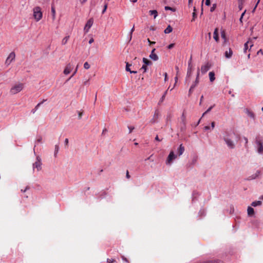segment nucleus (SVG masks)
I'll use <instances>...</instances> for the list:
<instances>
[{
	"label": "nucleus",
	"instance_id": "nucleus-1",
	"mask_svg": "<svg viewBox=\"0 0 263 263\" xmlns=\"http://www.w3.org/2000/svg\"><path fill=\"white\" fill-rule=\"evenodd\" d=\"M235 134L233 132H226L223 137V139L225 141L227 146L231 149H233L235 147V143L233 140Z\"/></svg>",
	"mask_w": 263,
	"mask_h": 263
},
{
	"label": "nucleus",
	"instance_id": "nucleus-2",
	"mask_svg": "<svg viewBox=\"0 0 263 263\" xmlns=\"http://www.w3.org/2000/svg\"><path fill=\"white\" fill-rule=\"evenodd\" d=\"M24 85L22 83L15 84L13 85L10 90V93L11 95H15L21 92L24 88Z\"/></svg>",
	"mask_w": 263,
	"mask_h": 263
},
{
	"label": "nucleus",
	"instance_id": "nucleus-3",
	"mask_svg": "<svg viewBox=\"0 0 263 263\" xmlns=\"http://www.w3.org/2000/svg\"><path fill=\"white\" fill-rule=\"evenodd\" d=\"M33 17L36 22L40 21L43 16L41 8L40 7H35L33 9Z\"/></svg>",
	"mask_w": 263,
	"mask_h": 263
},
{
	"label": "nucleus",
	"instance_id": "nucleus-4",
	"mask_svg": "<svg viewBox=\"0 0 263 263\" xmlns=\"http://www.w3.org/2000/svg\"><path fill=\"white\" fill-rule=\"evenodd\" d=\"M255 143L256 144V148L257 152L260 154H263V145L262 142L259 138L256 139Z\"/></svg>",
	"mask_w": 263,
	"mask_h": 263
},
{
	"label": "nucleus",
	"instance_id": "nucleus-5",
	"mask_svg": "<svg viewBox=\"0 0 263 263\" xmlns=\"http://www.w3.org/2000/svg\"><path fill=\"white\" fill-rule=\"evenodd\" d=\"M176 158L177 156L174 154V152L171 151L167 158L166 163L167 164H170L173 160L175 159Z\"/></svg>",
	"mask_w": 263,
	"mask_h": 263
},
{
	"label": "nucleus",
	"instance_id": "nucleus-6",
	"mask_svg": "<svg viewBox=\"0 0 263 263\" xmlns=\"http://www.w3.org/2000/svg\"><path fill=\"white\" fill-rule=\"evenodd\" d=\"M15 53L14 52H11L6 59L5 61V64L7 65H9L10 63L15 59Z\"/></svg>",
	"mask_w": 263,
	"mask_h": 263
},
{
	"label": "nucleus",
	"instance_id": "nucleus-7",
	"mask_svg": "<svg viewBox=\"0 0 263 263\" xmlns=\"http://www.w3.org/2000/svg\"><path fill=\"white\" fill-rule=\"evenodd\" d=\"M93 21L92 18H90L87 22V23L84 27V31L85 33H87L89 31V29L91 28V27L92 26V25L93 24Z\"/></svg>",
	"mask_w": 263,
	"mask_h": 263
},
{
	"label": "nucleus",
	"instance_id": "nucleus-8",
	"mask_svg": "<svg viewBox=\"0 0 263 263\" xmlns=\"http://www.w3.org/2000/svg\"><path fill=\"white\" fill-rule=\"evenodd\" d=\"M193 65H192V57H191L188 63V67H187V71L186 74L187 77H190L192 71H193Z\"/></svg>",
	"mask_w": 263,
	"mask_h": 263
},
{
	"label": "nucleus",
	"instance_id": "nucleus-9",
	"mask_svg": "<svg viewBox=\"0 0 263 263\" xmlns=\"http://www.w3.org/2000/svg\"><path fill=\"white\" fill-rule=\"evenodd\" d=\"M33 169L36 168L37 171L41 169V162L38 158H37L36 161L33 164Z\"/></svg>",
	"mask_w": 263,
	"mask_h": 263
},
{
	"label": "nucleus",
	"instance_id": "nucleus-10",
	"mask_svg": "<svg viewBox=\"0 0 263 263\" xmlns=\"http://www.w3.org/2000/svg\"><path fill=\"white\" fill-rule=\"evenodd\" d=\"M210 65L209 63L202 65L201 67V72L202 74L205 73L210 69Z\"/></svg>",
	"mask_w": 263,
	"mask_h": 263
},
{
	"label": "nucleus",
	"instance_id": "nucleus-11",
	"mask_svg": "<svg viewBox=\"0 0 263 263\" xmlns=\"http://www.w3.org/2000/svg\"><path fill=\"white\" fill-rule=\"evenodd\" d=\"M72 68H73L72 65H71V64H70V63L68 64L66 66V67L64 70V71H63L64 73L66 75L69 74L72 70Z\"/></svg>",
	"mask_w": 263,
	"mask_h": 263
},
{
	"label": "nucleus",
	"instance_id": "nucleus-12",
	"mask_svg": "<svg viewBox=\"0 0 263 263\" xmlns=\"http://www.w3.org/2000/svg\"><path fill=\"white\" fill-rule=\"evenodd\" d=\"M155 48H154L151 54L149 55V58L154 60V61H157L158 60V55L155 53Z\"/></svg>",
	"mask_w": 263,
	"mask_h": 263
},
{
	"label": "nucleus",
	"instance_id": "nucleus-13",
	"mask_svg": "<svg viewBox=\"0 0 263 263\" xmlns=\"http://www.w3.org/2000/svg\"><path fill=\"white\" fill-rule=\"evenodd\" d=\"M199 69L198 68L197 69V76H196V80L195 81V82L193 83V84L191 85L192 86H194V87L195 88L199 83Z\"/></svg>",
	"mask_w": 263,
	"mask_h": 263
},
{
	"label": "nucleus",
	"instance_id": "nucleus-14",
	"mask_svg": "<svg viewBox=\"0 0 263 263\" xmlns=\"http://www.w3.org/2000/svg\"><path fill=\"white\" fill-rule=\"evenodd\" d=\"M158 117H159V112L158 111H156L154 114L153 119L151 120V122L152 123H154L156 122Z\"/></svg>",
	"mask_w": 263,
	"mask_h": 263
},
{
	"label": "nucleus",
	"instance_id": "nucleus-15",
	"mask_svg": "<svg viewBox=\"0 0 263 263\" xmlns=\"http://www.w3.org/2000/svg\"><path fill=\"white\" fill-rule=\"evenodd\" d=\"M184 151V147L181 144L180 145L178 149V156H181Z\"/></svg>",
	"mask_w": 263,
	"mask_h": 263
},
{
	"label": "nucleus",
	"instance_id": "nucleus-16",
	"mask_svg": "<svg viewBox=\"0 0 263 263\" xmlns=\"http://www.w3.org/2000/svg\"><path fill=\"white\" fill-rule=\"evenodd\" d=\"M225 57L227 58H230L232 54H233V51L231 48H229V51H226L225 52Z\"/></svg>",
	"mask_w": 263,
	"mask_h": 263
},
{
	"label": "nucleus",
	"instance_id": "nucleus-17",
	"mask_svg": "<svg viewBox=\"0 0 263 263\" xmlns=\"http://www.w3.org/2000/svg\"><path fill=\"white\" fill-rule=\"evenodd\" d=\"M126 70L127 71H129L131 73H137V71L131 70L130 69L129 67L132 65V64H129L128 62H126Z\"/></svg>",
	"mask_w": 263,
	"mask_h": 263
},
{
	"label": "nucleus",
	"instance_id": "nucleus-18",
	"mask_svg": "<svg viewBox=\"0 0 263 263\" xmlns=\"http://www.w3.org/2000/svg\"><path fill=\"white\" fill-rule=\"evenodd\" d=\"M247 212H248V215L249 216H252L254 214V210L253 208H252L251 206H249L248 208Z\"/></svg>",
	"mask_w": 263,
	"mask_h": 263
},
{
	"label": "nucleus",
	"instance_id": "nucleus-19",
	"mask_svg": "<svg viewBox=\"0 0 263 263\" xmlns=\"http://www.w3.org/2000/svg\"><path fill=\"white\" fill-rule=\"evenodd\" d=\"M214 39L216 42H218L219 40V36H218V28H216L214 32Z\"/></svg>",
	"mask_w": 263,
	"mask_h": 263
},
{
	"label": "nucleus",
	"instance_id": "nucleus-20",
	"mask_svg": "<svg viewBox=\"0 0 263 263\" xmlns=\"http://www.w3.org/2000/svg\"><path fill=\"white\" fill-rule=\"evenodd\" d=\"M46 100H43L42 102L38 103L36 106L35 107H34V108H33V109H32L31 110V112L32 114H34L35 112V111L37 110V109L39 108V107L40 106V105L43 103L44 102L46 101Z\"/></svg>",
	"mask_w": 263,
	"mask_h": 263
},
{
	"label": "nucleus",
	"instance_id": "nucleus-21",
	"mask_svg": "<svg viewBox=\"0 0 263 263\" xmlns=\"http://www.w3.org/2000/svg\"><path fill=\"white\" fill-rule=\"evenodd\" d=\"M209 75L210 81L213 82L215 79L214 72L213 71H211L209 72Z\"/></svg>",
	"mask_w": 263,
	"mask_h": 263
},
{
	"label": "nucleus",
	"instance_id": "nucleus-22",
	"mask_svg": "<svg viewBox=\"0 0 263 263\" xmlns=\"http://www.w3.org/2000/svg\"><path fill=\"white\" fill-rule=\"evenodd\" d=\"M69 37L70 36L68 35L64 37L62 41V44L63 45H66L69 39Z\"/></svg>",
	"mask_w": 263,
	"mask_h": 263
},
{
	"label": "nucleus",
	"instance_id": "nucleus-23",
	"mask_svg": "<svg viewBox=\"0 0 263 263\" xmlns=\"http://www.w3.org/2000/svg\"><path fill=\"white\" fill-rule=\"evenodd\" d=\"M181 120L182 124L185 126L186 124V116L184 112H183L181 117Z\"/></svg>",
	"mask_w": 263,
	"mask_h": 263
},
{
	"label": "nucleus",
	"instance_id": "nucleus-24",
	"mask_svg": "<svg viewBox=\"0 0 263 263\" xmlns=\"http://www.w3.org/2000/svg\"><path fill=\"white\" fill-rule=\"evenodd\" d=\"M173 30L172 27L168 25L167 28L164 30V33H171Z\"/></svg>",
	"mask_w": 263,
	"mask_h": 263
},
{
	"label": "nucleus",
	"instance_id": "nucleus-25",
	"mask_svg": "<svg viewBox=\"0 0 263 263\" xmlns=\"http://www.w3.org/2000/svg\"><path fill=\"white\" fill-rule=\"evenodd\" d=\"M143 62L144 64V65H145L146 66L152 64V62L150 61H149L148 59H147L146 58H143Z\"/></svg>",
	"mask_w": 263,
	"mask_h": 263
},
{
	"label": "nucleus",
	"instance_id": "nucleus-26",
	"mask_svg": "<svg viewBox=\"0 0 263 263\" xmlns=\"http://www.w3.org/2000/svg\"><path fill=\"white\" fill-rule=\"evenodd\" d=\"M149 13L150 15H154V18H155L157 17V14H158L157 11L156 10H149Z\"/></svg>",
	"mask_w": 263,
	"mask_h": 263
},
{
	"label": "nucleus",
	"instance_id": "nucleus-27",
	"mask_svg": "<svg viewBox=\"0 0 263 263\" xmlns=\"http://www.w3.org/2000/svg\"><path fill=\"white\" fill-rule=\"evenodd\" d=\"M51 13L52 15V19L53 20H54L55 18V9L54 6L51 7Z\"/></svg>",
	"mask_w": 263,
	"mask_h": 263
},
{
	"label": "nucleus",
	"instance_id": "nucleus-28",
	"mask_svg": "<svg viewBox=\"0 0 263 263\" xmlns=\"http://www.w3.org/2000/svg\"><path fill=\"white\" fill-rule=\"evenodd\" d=\"M262 202L260 201H254L251 203L252 206H256L257 205H260Z\"/></svg>",
	"mask_w": 263,
	"mask_h": 263
},
{
	"label": "nucleus",
	"instance_id": "nucleus-29",
	"mask_svg": "<svg viewBox=\"0 0 263 263\" xmlns=\"http://www.w3.org/2000/svg\"><path fill=\"white\" fill-rule=\"evenodd\" d=\"M208 263H223V262L220 260H208Z\"/></svg>",
	"mask_w": 263,
	"mask_h": 263
},
{
	"label": "nucleus",
	"instance_id": "nucleus-30",
	"mask_svg": "<svg viewBox=\"0 0 263 263\" xmlns=\"http://www.w3.org/2000/svg\"><path fill=\"white\" fill-rule=\"evenodd\" d=\"M78 66H77V67H76L75 70L74 71V72H73L72 74L69 78V79H67L66 82H68L69 80H70V79H71V78L72 77H73L76 74V73H77V72L78 71Z\"/></svg>",
	"mask_w": 263,
	"mask_h": 263
},
{
	"label": "nucleus",
	"instance_id": "nucleus-31",
	"mask_svg": "<svg viewBox=\"0 0 263 263\" xmlns=\"http://www.w3.org/2000/svg\"><path fill=\"white\" fill-rule=\"evenodd\" d=\"M221 36L222 39L224 40V42H226V35L224 30H223L221 33Z\"/></svg>",
	"mask_w": 263,
	"mask_h": 263
},
{
	"label": "nucleus",
	"instance_id": "nucleus-32",
	"mask_svg": "<svg viewBox=\"0 0 263 263\" xmlns=\"http://www.w3.org/2000/svg\"><path fill=\"white\" fill-rule=\"evenodd\" d=\"M248 115L249 116H250L251 118H255V115L254 114V113L252 111H248Z\"/></svg>",
	"mask_w": 263,
	"mask_h": 263
},
{
	"label": "nucleus",
	"instance_id": "nucleus-33",
	"mask_svg": "<svg viewBox=\"0 0 263 263\" xmlns=\"http://www.w3.org/2000/svg\"><path fill=\"white\" fill-rule=\"evenodd\" d=\"M59 146L58 145H55V149H54V156L56 157L57 154L59 151Z\"/></svg>",
	"mask_w": 263,
	"mask_h": 263
},
{
	"label": "nucleus",
	"instance_id": "nucleus-34",
	"mask_svg": "<svg viewBox=\"0 0 263 263\" xmlns=\"http://www.w3.org/2000/svg\"><path fill=\"white\" fill-rule=\"evenodd\" d=\"M164 9H165V10H172L173 11H175V9L174 8H172V7H169V6H165Z\"/></svg>",
	"mask_w": 263,
	"mask_h": 263
},
{
	"label": "nucleus",
	"instance_id": "nucleus-35",
	"mask_svg": "<svg viewBox=\"0 0 263 263\" xmlns=\"http://www.w3.org/2000/svg\"><path fill=\"white\" fill-rule=\"evenodd\" d=\"M84 67L85 69H88L90 68V65L88 62H85L84 64Z\"/></svg>",
	"mask_w": 263,
	"mask_h": 263
},
{
	"label": "nucleus",
	"instance_id": "nucleus-36",
	"mask_svg": "<svg viewBox=\"0 0 263 263\" xmlns=\"http://www.w3.org/2000/svg\"><path fill=\"white\" fill-rule=\"evenodd\" d=\"M195 88L194 87V86H191L190 89H189V96H191V95L192 93V92H193V90H194V89Z\"/></svg>",
	"mask_w": 263,
	"mask_h": 263
},
{
	"label": "nucleus",
	"instance_id": "nucleus-37",
	"mask_svg": "<svg viewBox=\"0 0 263 263\" xmlns=\"http://www.w3.org/2000/svg\"><path fill=\"white\" fill-rule=\"evenodd\" d=\"M167 91H168V89H167V90H166L164 92V93L163 95L162 96V97H161V102H162V101L164 100L165 97V96L166 95V94H167Z\"/></svg>",
	"mask_w": 263,
	"mask_h": 263
},
{
	"label": "nucleus",
	"instance_id": "nucleus-38",
	"mask_svg": "<svg viewBox=\"0 0 263 263\" xmlns=\"http://www.w3.org/2000/svg\"><path fill=\"white\" fill-rule=\"evenodd\" d=\"M216 6L217 5L216 4H213L212 7L210 9L211 12H213L215 10L216 8Z\"/></svg>",
	"mask_w": 263,
	"mask_h": 263
},
{
	"label": "nucleus",
	"instance_id": "nucleus-39",
	"mask_svg": "<svg viewBox=\"0 0 263 263\" xmlns=\"http://www.w3.org/2000/svg\"><path fill=\"white\" fill-rule=\"evenodd\" d=\"M260 174V171H257L254 175H253L252 179L256 178Z\"/></svg>",
	"mask_w": 263,
	"mask_h": 263
},
{
	"label": "nucleus",
	"instance_id": "nucleus-40",
	"mask_svg": "<svg viewBox=\"0 0 263 263\" xmlns=\"http://www.w3.org/2000/svg\"><path fill=\"white\" fill-rule=\"evenodd\" d=\"M250 44L249 42H247L245 44L244 50L246 51L248 49V45Z\"/></svg>",
	"mask_w": 263,
	"mask_h": 263
},
{
	"label": "nucleus",
	"instance_id": "nucleus-41",
	"mask_svg": "<svg viewBox=\"0 0 263 263\" xmlns=\"http://www.w3.org/2000/svg\"><path fill=\"white\" fill-rule=\"evenodd\" d=\"M194 11H195V7H194ZM197 15H196V13L195 12H194L193 13V19L192 20V22L194 21L195 18L196 17Z\"/></svg>",
	"mask_w": 263,
	"mask_h": 263
},
{
	"label": "nucleus",
	"instance_id": "nucleus-42",
	"mask_svg": "<svg viewBox=\"0 0 263 263\" xmlns=\"http://www.w3.org/2000/svg\"><path fill=\"white\" fill-rule=\"evenodd\" d=\"M141 69H143V72H145L147 70V66L145 65H143Z\"/></svg>",
	"mask_w": 263,
	"mask_h": 263
},
{
	"label": "nucleus",
	"instance_id": "nucleus-43",
	"mask_svg": "<svg viewBox=\"0 0 263 263\" xmlns=\"http://www.w3.org/2000/svg\"><path fill=\"white\" fill-rule=\"evenodd\" d=\"M42 141V137L41 136H39L36 140V142L38 143H41Z\"/></svg>",
	"mask_w": 263,
	"mask_h": 263
},
{
	"label": "nucleus",
	"instance_id": "nucleus-44",
	"mask_svg": "<svg viewBox=\"0 0 263 263\" xmlns=\"http://www.w3.org/2000/svg\"><path fill=\"white\" fill-rule=\"evenodd\" d=\"M128 128L129 129V133H131L135 128L133 126H128Z\"/></svg>",
	"mask_w": 263,
	"mask_h": 263
},
{
	"label": "nucleus",
	"instance_id": "nucleus-45",
	"mask_svg": "<svg viewBox=\"0 0 263 263\" xmlns=\"http://www.w3.org/2000/svg\"><path fill=\"white\" fill-rule=\"evenodd\" d=\"M174 46H175V44L172 43V44H170L167 46V48H168V49H171L173 48L174 47Z\"/></svg>",
	"mask_w": 263,
	"mask_h": 263
},
{
	"label": "nucleus",
	"instance_id": "nucleus-46",
	"mask_svg": "<svg viewBox=\"0 0 263 263\" xmlns=\"http://www.w3.org/2000/svg\"><path fill=\"white\" fill-rule=\"evenodd\" d=\"M115 260L114 259H109L108 258L107 260V262L108 263H112L115 261Z\"/></svg>",
	"mask_w": 263,
	"mask_h": 263
},
{
	"label": "nucleus",
	"instance_id": "nucleus-47",
	"mask_svg": "<svg viewBox=\"0 0 263 263\" xmlns=\"http://www.w3.org/2000/svg\"><path fill=\"white\" fill-rule=\"evenodd\" d=\"M64 142H65V146L67 147L68 145V139L67 138H66Z\"/></svg>",
	"mask_w": 263,
	"mask_h": 263
},
{
	"label": "nucleus",
	"instance_id": "nucleus-48",
	"mask_svg": "<svg viewBox=\"0 0 263 263\" xmlns=\"http://www.w3.org/2000/svg\"><path fill=\"white\" fill-rule=\"evenodd\" d=\"M126 177L127 179H129L130 178V176L129 175V172L128 171H127L126 173Z\"/></svg>",
	"mask_w": 263,
	"mask_h": 263
},
{
	"label": "nucleus",
	"instance_id": "nucleus-49",
	"mask_svg": "<svg viewBox=\"0 0 263 263\" xmlns=\"http://www.w3.org/2000/svg\"><path fill=\"white\" fill-rule=\"evenodd\" d=\"M214 106V105H213V106H211V107H210L206 110V112H210L211 109L213 108V107Z\"/></svg>",
	"mask_w": 263,
	"mask_h": 263
},
{
	"label": "nucleus",
	"instance_id": "nucleus-50",
	"mask_svg": "<svg viewBox=\"0 0 263 263\" xmlns=\"http://www.w3.org/2000/svg\"><path fill=\"white\" fill-rule=\"evenodd\" d=\"M82 115H83V112L82 111H79V112L78 117H79V119H81L82 118Z\"/></svg>",
	"mask_w": 263,
	"mask_h": 263
},
{
	"label": "nucleus",
	"instance_id": "nucleus-51",
	"mask_svg": "<svg viewBox=\"0 0 263 263\" xmlns=\"http://www.w3.org/2000/svg\"><path fill=\"white\" fill-rule=\"evenodd\" d=\"M107 4H105V5H104V9H103V11H102V13H104L105 12V11H106V9H107Z\"/></svg>",
	"mask_w": 263,
	"mask_h": 263
},
{
	"label": "nucleus",
	"instance_id": "nucleus-52",
	"mask_svg": "<svg viewBox=\"0 0 263 263\" xmlns=\"http://www.w3.org/2000/svg\"><path fill=\"white\" fill-rule=\"evenodd\" d=\"M211 4L210 0H206L205 5L207 6H209Z\"/></svg>",
	"mask_w": 263,
	"mask_h": 263
},
{
	"label": "nucleus",
	"instance_id": "nucleus-53",
	"mask_svg": "<svg viewBox=\"0 0 263 263\" xmlns=\"http://www.w3.org/2000/svg\"><path fill=\"white\" fill-rule=\"evenodd\" d=\"M147 40H148V42H149V44H150V45H153V44H155V42H152V41H151L149 40V39H147Z\"/></svg>",
	"mask_w": 263,
	"mask_h": 263
},
{
	"label": "nucleus",
	"instance_id": "nucleus-54",
	"mask_svg": "<svg viewBox=\"0 0 263 263\" xmlns=\"http://www.w3.org/2000/svg\"><path fill=\"white\" fill-rule=\"evenodd\" d=\"M260 0H258V1H257V3H256V5H255V7H254V9H253V11H255V10L256 9V7H257L258 4H259V3L260 2Z\"/></svg>",
	"mask_w": 263,
	"mask_h": 263
},
{
	"label": "nucleus",
	"instance_id": "nucleus-55",
	"mask_svg": "<svg viewBox=\"0 0 263 263\" xmlns=\"http://www.w3.org/2000/svg\"><path fill=\"white\" fill-rule=\"evenodd\" d=\"M122 258L123 260L126 261V262H128V260L126 258H125L124 256H122Z\"/></svg>",
	"mask_w": 263,
	"mask_h": 263
},
{
	"label": "nucleus",
	"instance_id": "nucleus-56",
	"mask_svg": "<svg viewBox=\"0 0 263 263\" xmlns=\"http://www.w3.org/2000/svg\"><path fill=\"white\" fill-rule=\"evenodd\" d=\"M259 53H261V54L263 55V51L262 50V49H260L258 52H257V54H259Z\"/></svg>",
	"mask_w": 263,
	"mask_h": 263
},
{
	"label": "nucleus",
	"instance_id": "nucleus-57",
	"mask_svg": "<svg viewBox=\"0 0 263 263\" xmlns=\"http://www.w3.org/2000/svg\"><path fill=\"white\" fill-rule=\"evenodd\" d=\"M29 189L28 186H26L25 190L22 189L21 191L23 192H26Z\"/></svg>",
	"mask_w": 263,
	"mask_h": 263
},
{
	"label": "nucleus",
	"instance_id": "nucleus-58",
	"mask_svg": "<svg viewBox=\"0 0 263 263\" xmlns=\"http://www.w3.org/2000/svg\"><path fill=\"white\" fill-rule=\"evenodd\" d=\"M211 127H212V129H213L215 127V122H212L211 123Z\"/></svg>",
	"mask_w": 263,
	"mask_h": 263
},
{
	"label": "nucleus",
	"instance_id": "nucleus-59",
	"mask_svg": "<svg viewBox=\"0 0 263 263\" xmlns=\"http://www.w3.org/2000/svg\"><path fill=\"white\" fill-rule=\"evenodd\" d=\"M155 140L158 141H161L162 140V139H160L159 138L158 136H156V137H155Z\"/></svg>",
	"mask_w": 263,
	"mask_h": 263
},
{
	"label": "nucleus",
	"instance_id": "nucleus-60",
	"mask_svg": "<svg viewBox=\"0 0 263 263\" xmlns=\"http://www.w3.org/2000/svg\"><path fill=\"white\" fill-rule=\"evenodd\" d=\"M196 263H208L207 261H197Z\"/></svg>",
	"mask_w": 263,
	"mask_h": 263
},
{
	"label": "nucleus",
	"instance_id": "nucleus-61",
	"mask_svg": "<svg viewBox=\"0 0 263 263\" xmlns=\"http://www.w3.org/2000/svg\"><path fill=\"white\" fill-rule=\"evenodd\" d=\"M134 30H135V27H134V26L132 28V30H131L130 38L132 37V34L133 32L134 31Z\"/></svg>",
	"mask_w": 263,
	"mask_h": 263
},
{
	"label": "nucleus",
	"instance_id": "nucleus-62",
	"mask_svg": "<svg viewBox=\"0 0 263 263\" xmlns=\"http://www.w3.org/2000/svg\"><path fill=\"white\" fill-rule=\"evenodd\" d=\"M93 42H94V40H93V38H91V39H90L89 40V44H91V43H92Z\"/></svg>",
	"mask_w": 263,
	"mask_h": 263
},
{
	"label": "nucleus",
	"instance_id": "nucleus-63",
	"mask_svg": "<svg viewBox=\"0 0 263 263\" xmlns=\"http://www.w3.org/2000/svg\"><path fill=\"white\" fill-rule=\"evenodd\" d=\"M87 0H80V3L82 4H84Z\"/></svg>",
	"mask_w": 263,
	"mask_h": 263
},
{
	"label": "nucleus",
	"instance_id": "nucleus-64",
	"mask_svg": "<svg viewBox=\"0 0 263 263\" xmlns=\"http://www.w3.org/2000/svg\"><path fill=\"white\" fill-rule=\"evenodd\" d=\"M203 99V96H202L201 97V98H200V103H199V104H200V105H201V102H202V101Z\"/></svg>",
	"mask_w": 263,
	"mask_h": 263
}]
</instances>
